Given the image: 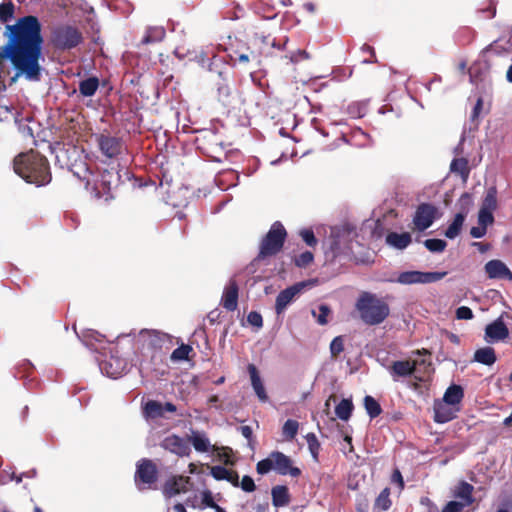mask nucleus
<instances>
[{
    "instance_id": "ddd939ff",
    "label": "nucleus",
    "mask_w": 512,
    "mask_h": 512,
    "mask_svg": "<svg viewBox=\"0 0 512 512\" xmlns=\"http://www.w3.org/2000/svg\"><path fill=\"white\" fill-rule=\"evenodd\" d=\"M224 50L227 52V55L233 64L238 63L240 65H247L252 61V53H254L252 46H249L238 39L230 41L228 47Z\"/></svg>"
},
{
    "instance_id": "e2e57ef3",
    "label": "nucleus",
    "mask_w": 512,
    "mask_h": 512,
    "mask_svg": "<svg viewBox=\"0 0 512 512\" xmlns=\"http://www.w3.org/2000/svg\"><path fill=\"white\" fill-rule=\"evenodd\" d=\"M465 504L460 501H449L442 509V512H462Z\"/></svg>"
},
{
    "instance_id": "4c0bfd02",
    "label": "nucleus",
    "mask_w": 512,
    "mask_h": 512,
    "mask_svg": "<svg viewBox=\"0 0 512 512\" xmlns=\"http://www.w3.org/2000/svg\"><path fill=\"white\" fill-rule=\"evenodd\" d=\"M497 188L491 186L487 189L480 209L494 212L497 208Z\"/></svg>"
},
{
    "instance_id": "393cba45",
    "label": "nucleus",
    "mask_w": 512,
    "mask_h": 512,
    "mask_svg": "<svg viewBox=\"0 0 512 512\" xmlns=\"http://www.w3.org/2000/svg\"><path fill=\"white\" fill-rule=\"evenodd\" d=\"M247 369L250 375L251 385L257 397L260 401L266 402L268 400V396L256 366L254 364H249Z\"/></svg>"
},
{
    "instance_id": "ea45409f",
    "label": "nucleus",
    "mask_w": 512,
    "mask_h": 512,
    "mask_svg": "<svg viewBox=\"0 0 512 512\" xmlns=\"http://www.w3.org/2000/svg\"><path fill=\"white\" fill-rule=\"evenodd\" d=\"M15 5L12 0H4L0 4V23L7 24L14 18Z\"/></svg>"
},
{
    "instance_id": "4468645a",
    "label": "nucleus",
    "mask_w": 512,
    "mask_h": 512,
    "mask_svg": "<svg viewBox=\"0 0 512 512\" xmlns=\"http://www.w3.org/2000/svg\"><path fill=\"white\" fill-rule=\"evenodd\" d=\"M437 208L430 203H421L414 214L413 224L419 231L428 229L434 222L437 215Z\"/></svg>"
},
{
    "instance_id": "f03ea898",
    "label": "nucleus",
    "mask_w": 512,
    "mask_h": 512,
    "mask_svg": "<svg viewBox=\"0 0 512 512\" xmlns=\"http://www.w3.org/2000/svg\"><path fill=\"white\" fill-rule=\"evenodd\" d=\"M13 169L23 180L37 187L45 186L52 180L48 159L33 149L18 154L13 160Z\"/></svg>"
},
{
    "instance_id": "79ce46f5",
    "label": "nucleus",
    "mask_w": 512,
    "mask_h": 512,
    "mask_svg": "<svg viewBox=\"0 0 512 512\" xmlns=\"http://www.w3.org/2000/svg\"><path fill=\"white\" fill-rule=\"evenodd\" d=\"M450 170L458 173L463 178H467L469 174L468 161L465 158H455L450 164Z\"/></svg>"
},
{
    "instance_id": "f257e3e1",
    "label": "nucleus",
    "mask_w": 512,
    "mask_h": 512,
    "mask_svg": "<svg viewBox=\"0 0 512 512\" xmlns=\"http://www.w3.org/2000/svg\"><path fill=\"white\" fill-rule=\"evenodd\" d=\"M41 29V23L33 15L21 17L13 25H6L4 35L7 42L0 47V78L5 75V61L9 59L17 75H24L29 80L40 79Z\"/></svg>"
},
{
    "instance_id": "49530a36",
    "label": "nucleus",
    "mask_w": 512,
    "mask_h": 512,
    "mask_svg": "<svg viewBox=\"0 0 512 512\" xmlns=\"http://www.w3.org/2000/svg\"><path fill=\"white\" fill-rule=\"evenodd\" d=\"M344 351V337L336 336L330 343V353L332 358H338V356Z\"/></svg>"
},
{
    "instance_id": "58836bf2",
    "label": "nucleus",
    "mask_w": 512,
    "mask_h": 512,
    "mask_svg": "<svg viewBox=\"0 0 512 512\" xmlns=\"http://www.w3.org/2000/svg\"><path fill=\"white\" fill-rule=\"evenodd\" d=\"M353 403L350 399H342L335 407L337 417L343 421L349 420L353 411Z\"/></svg>"
},
{
    "instance_id": "b1692460",
    "label": "nucleus",
    "mask_w": 512,
    "mask_h": 512,
    "mask_svg": "<svg viewBox=\"0 0 512 512\" xmlns=\"http://www.w3.org/2000/svg\"><path fill=\"white\" fill-rule=\"evenodd\" d=\"M272 504L274 507H286L291 502V495L286 485H276L271 489Z\"/></svg>"
},
{
    "instance_id": "dca6fc26",
    "label": "nucleus",
    "mask_w": 512,
    "mask_h": 512,
    "mask_svg": "<svg viewBox=\"0 0 512 512\" xmlns=\"http://www.w3.org/2000/svg\"><path fill=\"white\" fill-rule=\"evenodd\" d=\"M160 446L179 457L189 456L191 453L189 441L176 434L165 437Z\"/></svg>"
},
{
    "instance_id": "338daca9",
    "label": "nucleus",
    "mask_w": 512,
    "mask_h": 512,
    "mask_svg": "<svg viewBox=\"0 0 512 512\" xmlns=\"http://www.w3.org/2000/svg\"><path fill=\"white\" fill-rule=\"evenodd\" d=\"M483 109V100L478 98L471 112V120L475 121L479 118V115Z\"/></svg>"
},
{
    "instance_id": "13d9d810",
    "label": "nucleus",
    "mask_w": 512,
    "mask_h": 512,
    "mask_svg": "<svg viewBox=\"0 0 512 512\" xmlns=\"http://www.w3.org/2000/svg\"><path fill=\"white\" fill-rule=\"evenodd\" d=\"M247 321L250 325L261 328L263 326V318L257 311H251L247 316Z\"/></svg>"
},
{
    "instance_id": "473e14b6",
    "label": "nucleus",
    "mask_w": 512,
    "mask_h": 512,
    "mask_svg": "<svg viewBox=\"0 0 512 512\" xmlns=\"http://www.w3.org/2000/svg\"><path fill=\"white\" fill-rule=\"evenodd\" d=\"M78 88L83 97H92L99 88V79L96 76L86 78L79 82Z\"/></svg>"
},
{
    "instance_id": "9d476101",
    "label": "nucleus",
    "mask_w": 512,
    "mask_h": 512,
    "mask_svg": "<svg viewBox=\"0 0 512 512\" xmlns=\"http://www.w3.org/2000/svg\"><path fill=\"white\" fill-rule=\"evenodd\" d=\"M158 480L157 465L148 458L140 459L136 464L134 481L139 489H149Z\"/></svg>"
},
{
    "instance_id": "69168bd1",
    "label": "nucleus",
    "mask_w": 512,
    "mask_h": 512,
    "mask_svg": "<svg viewBox=\"0 0 512 512\" xmlns=\"http://www.w3.org/2000/svg\"><path fill=\"white\" fill-rule=\"evenodd\" d=\"M391 482L396 483L399 487V490L402 491L404 489V480L402 474L399 469H395L391 475Z\"/></svg>"
},
{
    "instance_id": "39448f33",
    "label": "nucleus",
    "mask_w": 512,
    "mask_h": 512,
    "mask_svg": "<svg viewBox=\"0 0 512 512\" xmlns=\"http://www.w3.org/2000/svg\"><path fill=\"white\" fill-rule=\"evenodd\" d=\"M271 470L282 476L289 475L297 478L301 475V469L293 465L292 459L280 451H272L268 457L260 460L256 465V471L265 475Z\"/></svg>"
},
{
    "instance_id": "423d86ee",
    "label": "nucleus",
    "mask_w": 512,
    "mask_h": 512,
    "mask_svg": "<svg viewBox=\"0 0 512 512\" xmlns=\"http://www.w3.org/2000/svg\"><path fill=\"white\" fill-rule=\"evenodd\" d=\"M197 149L211 160L221 162L225 156L222 136L213 130L201 131L195 139Z\"/></svg>"
},
{
    "instance_id": "aec40b11",
    "label": "nucleus",
    "mask_w": 512,
    "mask_h": 512,
    "mask_svg": "<svg viewBox=\"0 0 512 512\" xmlns=\"http://www.w3.org/2000/svg\"><path fill=\"white\" fill-rule=\"evenodd\" d=\"M190 482L188 476H174L168 479L163 487V492L166 496L172 497L180 493L187 492V484Z\"/></svg>"
},
{
    "instance_id": "774afa93",
    "label": "nucleus",
    "mask_w": 512,
    "mask_h": 512,
    "mask_svg": "<svg viewBox=\"0 0 512 512\" xmlns=\"http://www.w3.org/2000/svg\"><path fill=\"white\" fill-rule=\"evenodd\" d=\"M241 434L243 435V437H245L249 444H252V442H254V438H253V430L250 426H247V425H244V426H241L239 428Z\"/></svg>"
},
{
    "instance_id": "f8f14e48",
    "label": "nucleus",
    "mask_w": 512,
    "mask_h": 512,
    "mask_svg": "<svg viewBox=\"0 0 512 512\" xmlns=\"http://www.w3.org/2000/svg\"><path fill=\"white\" fill-rule=\"evenodd\" d=\"M447 272L405 271L398 275L397 282L403 285L427 284L440 281Z\"/></svg>"
},
{
    "instance_id": "1a4fd4ad",
    "label": "nucleus",
    "mask_w": 512,
    "mask_h": 512,
    "mask_svg": "<svg viewBox=\"0 0 512 512\" xmlns=\"http://www.w3.org/2000/svg\"><path fill=\"white\" fill-rule=\"evenodd\" d=\"M120 182L121 177L118 171L114 169L103 170L94 184V196L98 199L104 198L105 201L112 199L114 197L113 190L119 186Z\"/></svg>"
},
{
    "instance_id": "603ef678",
    "label": "nucleus",
    "mask_w": 512,
    "mask_h": 512,
    "mask_svg": "<svg viewBox=\"0 0 512 512\" xmlns=\"http://www.w3.org/2000/svg\"><path fill=\"white\" fill-rule=\"evenodd\" d=\"M494 223V216L492 211L480 209L478 213V224L487 228L488 225Z\"/></svg>"
},
{
    "instance_id": "a878e982",
    "label": "nucleus",
    "mask_w": 512,
    "mask_h": 512,
    "mask_svg": "<svg viewBox=\"0 0 512 512\" xmlns=\"http://www.w3.org/2000/svg\"><path fill=\"white\" fill-rule=\"evenodd\" d=\"M166 35V31L162 26H149L145 30L144 36L141 39L142 45H150L161 42Z\"/></svg>"
},
{
    "instance_id": "0e129e2a",
    "label": "nucleus",
    "mask_w": 512,
    "mask_h": 512,
    "mask_svg": "<svg viewBox=\"0 0 512 512\" xmlns=\"http://www.w3.org/2000/svg\"><path fill=\"white\" fill-rule=\"evenodd\" d=\"M100 337H102V336L99 333H97L95 331H88L87 333L83 334L82 341L87 347L92 348L93 347L92 340L101 342Z\"/></svg>"
},
{
    "instance_id": "5701e85b",
    "label": "nucleus",
    "mask_w": 512,
    "mask_h": 512,
    "mask_svg": "<svg viewBox=\"0 0 512 512\" xmlns=\"http://www.w3.org/2000/svg\"><path fill=\"white\" fill-rule=\"evenodd\" d=\"M300 292L298 285H294L282 290L276 297L275 311L277 315L284 312L286 307L292 302L293 298Z\"/></svg>"
},
{
    "instance_id": "cd10ccee",
    "label": "nucleus",
    "mask_w": 512,
    "mask_h": 512,
    "mask_svg": "<svg viewBox=\"0 0 512 512\" xmlns=\"http://www.w3.org/2000/svg\"><path fill=\"white\" fill-rule=\"evenodd\" d=\"M473 491V485L466 481H461L455 489L454 496L461 499V503L465 504V506H470L474 502Z\"/></svg>"
},
{
    "instance_id": "4be33fe9",
    "label": "nucleus",
    "mask_w": 512,
    "mask_h": 512,
    "mask_svg": "<svg viewBox=\"0 0 512 512\" xmlns=\"http://www.w3.org/2000/svg\"><path fill=\"white\" fill-rule=\"evenodd\" d=\"M434 421L436 423H446L456 418V413L459 408L453 409L450 404H446L444 401H436L434 403Z\"/></svg>"
},
{
    "instance_id": "e433bc0d",
    "label": "nucleus",
    "mask_w": 512,
    "mask_h": 512,
    "mask_svg": "<svg viewBox=\"0 0 512 512\" xmlns=\"http://www.w3.org/2000/svg\"><path fill=\"white\" fill-rule=\"evenodd\" d=\"M465 218L464 213H457L452 223L446 229L444 235L449 239L456 238L462 230Z\"/></svg>"
},
{
    "instance_id": "7c9ffc66",
    "label": "nucleus",
    "mask_w": 512,
    "mask_h": 512,
    "mask_svg": "<svg viewBox=\"0 0 512 512\" xmlns=\"http://www.w3.org/2000/svg\"><path fill=\"white\" fill-rule=\"evenodd\" d=\"M464 398V389L460 385L452 384L444 393L443 401L451 406L458 405Z\"/></svg>"
},
{
    "instance_id": "3c124183",
    "label": "nucleus",
    "mask_w": 512,
    "mask_h": 512,
    "mask_svg": "<svg viewBox=\"0 0 512 512\" xmlns=\"http://www.w3.org/2000/svg\"><path fill=\"white\" fill-rule=\"evenodd\" d=\"M330 313H331V310H330L329 306L326 304H321L319 306V314L318 315H316V312L314 310L312 311L313 316L317 318V322L320 325H326L328 323L327 318L330 315Z\"/></svg>"
},
{
    "instance_id": "864d4df0",
    "label": "nucleus",
    "mask_w": 512,
    "mask_h": 512,
    "mask_svg": "<svg viewBox=\"0 0 512 512\" xmlns=\"http://www.w3.org/2000/svg\"><path fill=\"white\" fill-rule=\"evenodd\" d=\"M313 259V253L310 251H305L301 253L298 257H296L295 264L298 267H307L313 262Z\"/></svg>"
},
{
    "instance_id": "c03bdc74",
    "label": "nucleus",
    "mask_w": 512,
    "mask_h": 512,
    "mask_svg": "<svg viewBox=\"0 0 512 512\" xmlns=\"http://www.w3.org/2000/svg\"><path fill=\"white\" fill-rule=\"evenodd\" d=\"M192 351V347L187 344H181L171 354L170 359L172 361H184L188 360L189 353Z\"/></svg>"
},
{
    "instance_id": "8fccbe9b",
    "label": "nucleus",
    "mask_w": 512,
    "mask_h": 512,
    "mask_svg": "<svg viewBox=\"0 0 512 512\" xmlns=\"http://www.w3.org/2000/svg\"><path fill=\"white\" fill-rule=\"evenodd\" d=\"M472 197L469 193L465 192L461 195V197L458 200V206L460 211L458 213H464V216L469 212V209L472 205Z\"/></svg>"
},
{
    "instance_id": "c756f323",
    "label": "nucleus",
    "mask_w": 512,
    "mask_h": 512,
    "mask_svg": "<svg viewBox=\"0 0 512 512\" xmlns=\"http://www.w3.org/2000/svg\"><path fill=\"white\" fill-rule=\"evenodd\" d=\"M217 95L218 100L222 102L225 106H229L232 104L235 98V91L231 87L228 80L223 79L222 82L218 84Z\"/></svg>"
},
{
    "instance_id": "7ed1b4c3",
    "label": "nucleus",
    "mask_w": 512,
    "mask_h": 512,
    "mask_svg": "<svg viewBox=\"0 0 512 512\" xmlns=\"http://www.w3.org/2000/svg\"><path fill=\"white\" fill-rule=\"evenodd\" d=\"M355 306L360 319L369 326L383 323L390 314L388 303L369 292H363Z\"/></svg>"
},
{
    "instance_id": "0eeeda50",
    "label": "nucleus",
    "mask_w": 512,
    "mask_h": 512,
    "mask_svg": "<svg viewBox=\"0 0 512 512\" xmlns=\"http://www.w3.org/2000/svg\"><path fill=\"white\" fill-rule=\"evenodd\" d=\"M82 42V32L72 25H58L51 32V44L57 50H71Z\"/></svg>"
},
{
    "instance_id": "412c9836",
    "label": "nucleus",
    "mask_w": 512,
    "mask_h": 512,
    "mask_svg": "<svg viewBox=\"0 0 512 512\" xmlns=\"http://www.w3.org/2000/svg\"><path fill=\"white\" fill-rule=\"evenodd\" d=\"M485 271L491 279L512 280V272L500 260H490L485 264Z\"/></svg>"
},
{
    "instance_id": "bb28decb",
    "label": "nucleus",
    "mask_w": 512,
    "mask_h": 512,
    "mask_svg": "<svg viewBox=\"0 0 512 512\" xmlns=\"http://www.w3.org/2000/svg\"><path fill=\"white\" fill-rule=\"evenodd\" d=\"M386 242L396 249L403 250L412 242V237L408 232H403L400 234L397 232H390L386 236Z\"/></svg>"
},
{
    "instance_id": "37998d69",
    "label": "nucleus",
    "mask_w": 512,
    "mask_h": 512,
    "mask_svg": "<svg viewBox=\"0 0 512 512\" xmlns=\"http://www.w3.org/2000/svg\"><path fill=\"white\" fill-rule=\"evenodd\" d=\"M299 423L296 420L288 419L283 427L282 434L287 440H293L298 433Z\"/></svg>"
},
{
    "instance_id": "052dcab7",
    "label": "nucleus",
    "mask_w": 512,
    "mask_h": 512,
    "mask_svg": "<svg viewBox=\"0 0 512 512\" xmlns=\"http://www.w3.org/2000/svg\"><path fill=\"white\" fill-rule=\"evenodd\" d=\"M239 486L245 492H253L256 489V485L254 483V480L250 476H248V475H245V476L242 477L241 482H239Z\"/></svg>"
},
{
    "instance_id": "de8ad7c7",
    "label": "nucleus",
    "mask_w": 512,
    "mask_h": 512,
    "mask_svg": "<svg viewBox=\"0 0 512 512\" xmlns=\"http://www.w3.org/2000/svg\"><path fill=\"white\" fill-rule=\"evenodd\" d=\"M71 171H72L74 176H76L81 181L85 182V187L88 188V186L90 185V176L92 175V173L89 170V168L87 167V165L85 163H83L80 166V170L79 171L74 170L73 167H72Z\"/></svg>"
},
{
    "instance_id": "9b49d317",
    "label": "nucleus",
    "mask_w": 512,
    "mask_h": 512,
    "mask_svg": "<svg viewBox=\"0 0 512 512\" xmlns=\"http://www.w3.org/2000/svg\"><path fill=\"white\" fill-rule=\"evenodd\" d=\"M95 140L101 154L110 159L120 156L125 148L121 137L113 136L107 131L96 134Z\"/></svg>"
},
{
    "instance_id": "c9c22d12",
    "label": "nucleus",
    "mask_w": 512,
    "mask_h": 512,
    "mask_svg": "<svg viewBox=\"0 0 512 512\" xmlns=\"http://www.w3.org/2000/svg\"><path fill=\"white\" fill-rule=\"evenodd\" d=\"M100 367L102 370H104L106 372V374L109 377L114 378V379L118 378L121 375L122 370H123V367H121V362L118 359L113 358V357H111L107 361H104Z\"/></svg>"
},
{
    "instance_id": "6ab92c4d",
    "label": "nucleus",
    "mask_w": 512,
    "mask_h": 512,
    "mask_svg": "<svg viewBox=\"0 0 512 512\" xmlns=\"http://www.w3.org/2000/svg\"><path fill=\"white\" fill-rule=\"evenodd\" d=\"M238 296L239 286L235 280H230L229 283L224 288L221 298V305L227 311H235L238 307Z\"/></svg>"
},
{
    "instance_id": "bf43d9fd",
    "label": "nucleus",
    "mask_w": 512,
    "mask_h": 512,
    "mask_svg": "<svg viewBox=\"0 0 512 512\" xmlns=\"http://www.w3.org/2000/svg\"><path fill=\"white\" fill-rule=\"evenodd\" d=\"M11 119H15L14 108L7 105H0V121H9Z\"/></svg>"
},
{
    "instance_id": "6e6d98bb",
    "label": "nucleus",
    "mask_w": 512,
    "mask_h": 512,
    "mask_svg": "<svg viewBox=\"0 0 512 512\" xmlns=\"http://www.w3.org/2000/svg\"><path fill=\"white\" fill-rule=\"evenodd\" d=\"M228 470L229 469L223 466L216 465L211 467L210 474L216 480H225V478H227L228 475Z\"/></svg>"
},
{
    "instance_id": "f3484780",
    "label": "nucleus",
    "mask_w": 512,
    "mask_h": 512,
    "mask_svg": "<svg viewBox=\"0 0 512 512\" xmlns=\"http://www.w3.org/2000/svg\"><path fill=\"white\" fill-rule=\"evenodd\" d=\"M418 362L416 360H399L394 361L388 367V371L394 381H398L399 378L412 376L417 367Z\"/></svg>"
},
{
    "instance_id": "680f3d73",
    "label": "nucleus",
    "mask_w": 512,
    "mask_h": 512,
    "mask_svg": "<svg viewBox=\"0 0 512 512\" xmlns=\"http://www.w3.org/2000/svg\"><path fill=\"white\" fill-rule=\"evenodd\" d=\"M473 317V311L467 306H461L456 310V318L459 320H470Z\"/></svg>"
},
{
    "instance_id": "72a5a7b5",
    "label": "nucleus",
    "mask_w": 512,
    "mask_h": 512,
    "mask_svg": "<svg viewBox=\"0 0 512 512\" xmlns=\"http://www.w3.org/2000/svg\"><path fill=\"white\" fill-rule=\"evenodd\" d=\"M192 443L194 449L198 452H207L210 448V441L204 433L193 431L192 435L188 439Z\"/></svg>"
},
{
    "instance_id": "2eb2a0df",
    "label": "nucleus",
    "mask_w": 512,
    "mask_h": 512,
    "mask_svg": "<svg viewBox=\"0 0 512 512\" xmlns=\"http://www.w3.org/2000/svg\"><path fill=\"white\" fill-rule=\"evenodd\" d=\"M139 336L143 342V347H147L152 350H160L164 346L172 343L171 336L159 330L142 329Z\"/></svg>"
},
{
    "instance_id": "a19ab883",
    "label": "nucleus",
    "mask_w": 512,
    "mask_h": 512,
    "mask_svg": "<svg viewBox=\"0 0 512 512\" xmlns=\"http://www.w3.org/2000/svg\"><path fill=\"white\" fill-rule=\"evenodd\" d=\"M364 407L371 419L378 417L382 413L380 404L370 395L364 397Z\"/></svg>"
},
{
    "instance_id": "c85d7f7f",
    "label": "nucleus",
    "mask_w": 512,
    "mask_h": 512,
    "mask_svg": "<svg viewBox=\"0 0 512 512\" xmlns=\"http://www.w3.org/2000/svg\"><path fill=\"white\" fill-rule=\"evenodd\" d=\"M473 360L483 365L491 366L496 360V353L492 347L479 348L474 352Z\"/></svg>"
},
{
    "instance_id": "a18cd8bd",
    "label": "nucleus",
    "mask_w": 512,
    "mask_h": 512,
    "mask_svg": "<svg viewBox=\"0 0 512 512\" xmlns=\"http://www.w3.org/2000/svg\"><path fill=\"white\" fill-rule=\"evenodd\" d=\"M424 246L433 253H441L445 250L447 243L442 239H426Z\"/></svg>"
},
{
    "instance_id": "20e7f679",
    "label": "nucleus",
    "mask_w": 512,
    "mask_h": 512,
    "mask_svg": "<svg viewBox=\"0 0 512 512\" xmlns=\"http://www.w3.org/2000/svg\"><path fill=\"white\" fill-rule=\"evenodd\" d=\"M286 238L287 232L283 224L279 221L274 222L267 234L262 238L258 255L254 258L252 264H258L276 256L282 250Z\"/></svg>"
},
{
    "instance_id": "2f4dec72",
    "label": "nucleus",
    "mask_w": 512,
    "mask_h": 512,
    "mask_svg": "<svg viewBox=\"0 0 512 512\" xmlns=\"http://www.w3.org/2000/svg\"><path fill=\"white\" fill-rule=\"evenodd\" d=\"M391 490L389 487L384 488L376 497L373 510L374 512H384L391 508L392 500L390 498Z\"/></svg>"
},
{
    "instance_id": "6e6552de",
    "label": "nucleus",
    "mask_w": 512,
    "mask_h": 512,
    "mask_svg": "<svg viewBox=\"0 0 512 512\" xmlns=\"http://www.w3.org/2000/svg\"><path fill=\"white\" fill-rule=\"evenodd\" d=\"M287 42L288 38H285L284 42L280 43L271 37L270 34H264L263 32L255 33L252 39V47L254 49L252 61L260 65L262 57L272 56L274 49L278 51L283 50Z\"/></svg>"
},
{
    "instance_id": "f704fd0d",
    "label": "nucleus",
    "mask_w": 512,
    "mask_h": 512,
    "mask_svg": "<svg viewBox=\"0 0 512 512\" xmlns=\"http://www.w3.org/2000/svg\"><path fill=\"white\" fill-rule=\"evenodd\" d=\"M143 414L151 419L164 417L162 403L156 400L147 401L143 407Z\"/></svg>"
},
{
    "instance_id": "a211bd4d",
    "label": "nucleus",
    "mask_w": 512,
    "mask_h": 512,
    "mask_svg": "<svg viewBox=\"0 0 512 512\" xmlns=\"http://www.w3.org/2000/svg\"><path fill=\"white\" fill-rule=\"evenodd\" d=\"M509 336V330L501 318L488 324L485 329V339L487 342H498Z\"/></svg>"
},
{
    "instance_id": "09e8293b",
    "label": "nucleus",
    "mask_w": 512,
    "mask_h": 512,
    "mask_svg": "<svg viewBox=\"0 0 512 512\" xmlns=\"http://www.w3.org/2000/svg\"><path fill=\"white\" fill-rule=\"evenodd\" d=\"M306 441L308 444L309 451L311 452L314 459L317 460L319 450H320V443L314 433H308L306 435Z\"/></svg>"
},
{
    "instance_id": "5fc2aeb1",
    "label": "nucleus",
    "mask_w": 512,
    "mask_h": 512,
    "mask_svg": "<svg viewBox=\"0 0 512 512\" xmlns=\"http://www.w3.org/2000/svg\"><path fill=\"white\" fill-rule=\"evenodd\" d=\"M300 236L303 241L310 247H314L317 245L318 241L314 235L312 229H303L300 231Z\"/></svg>"
},
{
    "instance_id": "4d7b16f0",
    "label": "nucleus",
    "mask_w": 512,
    "mask_h": 512,
    "mask_svg": "<svg viewBox=\"0 0 512 512\" xmlns=\"http://www.w3.org/2000/svg\"><path fill=\"white\" fill-rule=\"evenodd\" d=\"M361 51L366 54V55H369V57H365L362 62L363 63H376L377 62V58H376V54H375V50L372 46L368 45V44H364L362 47H361Z\"/></svg>"
}]
</instances>
